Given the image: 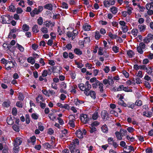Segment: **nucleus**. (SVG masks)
Masks as SVG:
<instances>
[{
    "label": "nucleus",
    "mask_w": 153,
    "mask_h": 153,
    "mask_svg": "<svg viewBox=\"0 0 153 153\" xmlns=\"http://www.w3.org/2000/svg\"><path fill=\"white\" fill-rule=\"evenodd\" d=\"M146 48V45L143 42H141L139 44L138 46L137 47V50L139 53L142 54L143 53V51Z\"/></svg>",
    "instance_id": "1"
},
{
    "label": "nucleus",
    "mask_w": 153,
    "mask_h": 153,
    "mask_svg": "<svg viewBox=\"0 0 153 153\" xmlns=\"http://www.w3.org/2000/svg\"><path fill=\"white\" fill-rule=\"evenodd\" d=\"M14 64L13 62L8 61L5 65L6 69L8 71L11 70L12 68H14Z\"/></svg>",
    "instance_id": "2"
},
{
    "label": "nucleus",
    "mask_w": 153,
    "mask_h": 153,
    "mask_svg": "<svg viewBox=\"0 0 153 153\" xmlns=\"http://www.w3.org/2000/svg\"><path fill=\"white\" fill-rule=\"evenodd\" d=\"M153 39V35L149 33L145 38L143 39L144 42L146 44L148 43Z\"/></svg>",
    "instance_id": "3"
},
{
    "label": "nucleus",
    "mask_w": 153,
    "mask_h": 153,
    "mask_svg": "<svg viewBox=\"0 0 153 153\" xmlns=\"http://www.w3.org/2000/svg\"><path fill=\"white\" fill-rule=\"evenodd\" d=\"M80 119L82 122L84 123H86L89 120V118L87 115L86 114H82L81 115Z\"/></svg>",
    "instance_id": "4"
},
{
    "label": "nucleus",
    "mask_w": 153,
    "mask_h": 153,
    "mask_svg": "<svg viewBox=\"0 0 153 153\" xmlns=\"http://www.w3.org/2000/svg\"><path fill=\"white\" fill-rule=\"evenodd\" d=\"M114 3L115 1L114 0L112 1H111L110 0L109 1L105 0L103 2L104 5L106 7H108L110 5H114Z\"/></svg>",
    "instance_id": "5"
},
{
    "label": "nucleus",
    "mask_w": 153,
    "mask_h": 153,
    "mask_svg": "<svg viewBox=\"0 0 153 153\" xmlns=\"http://www.w3.org/2000/svg\"><path fill=\"white\" fill-rule=\"evenodd\" d=\"M85 86L86 91H85L84 93L85 95H88V91H90V89L91 88V86L89 83L88 81H87L85 83Z\"/></svg>",
    "instance_id": "6"
},
{
    "label": "nucleus",
    "mask_w": 153,
    "mask_h": 153,
    "mask_svg": "<svg viewBox=\"0 0 153 153\" xmlns=\"http://www.w3.org/2000/svg\"><path fill=\"white\" fill-rule=\"evenodd\" d=\"M134 150L133 147L131 146H126L124 149V152L126 153H129Z\"/></svg>",
    "instance_id": "7"
},
{
    "label": "nucleus",
    "mask_w": 153,
    "mask_h": 153,
    "mask_svg": "<svg viewBox=\"0 0 153 153\" xmlns=\"http://www.w3.org/2000/svg\"><path fill=\"white\" fill-rule=\"evenodd\" d=\"M146 72L149 75H151L153 74V68L149 66H148L146 68Z\"/></svg>",
    "instance_id": "8"
},
{
    "label": "nucleus",
    "mask_w": 153,
    "mask_h": 153,
    "mask_svg": "<svg viewBox=\"0 0 153 153\" xmlns=\"http://www.w3.org/2000/svg\"><path fill=\"white\" fill-rule=\"evenodd\" d=\"M69 148L71 153H80L78 149H75V145L69 146Z\"/></svg>",
    "instance_id": "9"
},
{
    "label": "nucleus",
    "mask_w": 153,
    "mask_h": 153,
    "mask_svg": "<svg viewBox=\"0 0 153 153\" xmlns=\"http://www.w3.org/2000/svg\"><path fill=\"white\" fill-rule=\"evenodd\" d=\"M57 106L62 108H64L67 110H69V107L68 105V104H65L64 105H63L60 103H58L57 104Z\"/></svg>",
    "instance_id": "10"
},
{
    "label": "nucleus",
    "mask_w": 153,
    "mask_h": 153,
    "mask_svg": "<svg viewBox=\"0 0 153 153\" xmlns=\"http://www.w3.org/2000/svg\"><path fill=\"white\" fill-rule=\"evenodd\" d=\"M101 116L104 120H106L108 118V114L106 111H103L101 112Z\"/></svg>",
    "instance_id": "11"
},
{
    "label": "nucleus",
    "mask_w": 153,
    "mask_h": 153,
    "mask_svg": "<svg viewBox=\"0 0 153 153\" xmlns=\"http://www.w3.org/2000/svg\"><path fill=\"white\" fill-rule=\"evenodd\" d=\"M88 94L86 96H90L92 98L95 99L96 98V94L95 92L93 91H88Z\"/></svg>",
    "instance_id": "12"
},
{
    "label": "nucleus",
    "mask_w": 153,
    "mask_h": 153,
    "mask_svg": "<svg viewBox=\"0 0 153 153\" xmlns=\"http://www.w3.org/2000/svg\"><path fill=\"white\" fill-rule=\"evenodd\" d=\"M22 141V139L21 138L18 137L16 138L13 143V144L19 146L21 143Z\"/></svg>",
    "instance_id": "13"
},
{
    "label": "nucleus",
    "mask_w": 153,
    "mask_h": 153,
    "mask_svg": "<svg viewBox=\"0 0 153 153\" xmlns=\"http://www.w3.org/2000/svg\"><path fill=\"white\" fill-rule=\"evenodd\" d=\"M76 134L78 138H82L83 137V133L80 129H78L76 132Z\"/></svg>",
    "instance_id": "14"
},
{
    "label": "nucleus",
    "mask_w": 153,
    "mask_h": 153,
    "mask_svg": "<svg viewBox=\"0 0 153 153\" xmlns=\"http://www.w3.org/2000/svg\"><path fill=\"white\" fill-rule=\"evenodd\" d=\"M2 19L1 22L3 24L7 23V21L9 20V18L6 16L3 15L1 17Z\"/></svg>",
    "instance_id": "15"
},
{
    "label": "nucleus",
    "mask_w": 153,
    "mask_h": 153,
    "mask_svg": "<svg viewBox=\"0 0 153 153\" xmlns=\"http://www.w3.org/2000/svg\"><path fill=\"white\" fill-rule=\"evenodd\" d=\"M43 145L44 146V148L46 149L48 148H52L54 147L55 146V145H50L48 143H46L43 144Z\"/></svg>",
    "instance_id": "16"
},
{
    "label": "nucleus",
    "mask_w": 153,
    "mask_h": 153,
    "mask_svg": "<svg viewBox=\"0 0 153 153\" xmlns=\"http://www.w3.org/2000/svg\"><path fill=\"white\" fill-rule=\"evenodd\" d=\"M138 28L140 32H143L146 28V25H140L138 26Z\"/></svg>",
    "instance_id": "17"
},
{
    "label": "nucleus",
    "mask_w": 153,
    "mask_h": 153,
    "mask_svg": "<svg viewBox=\"0 0 153 153\" xmlns=\"http://www.w3.org/2000/svg\"><path fill=\"white\" fill-rule=\"evenodd\" d=\"M45 9L50 10H52L53 9V5L51 4H48L44 6Z\"/></svg>",
    "instance_id": "18"
},
{
    "label": "nucleus",
    "mask_w": 153,
    "mask_h": 153,
    "mask_svg": "<svg viewBox=\"0 0 153 153\" xmlns=\"http://www.w3.org/2000/svg\"><path fill=\"white\" fill-rule=\"evenodd\" d=\"M39 13L36 8H35L30 13L31 16L32 17H34L35 15L38 14Z\"/></svg>",
    "instance_id": "19"
},
{
    "label": "nucleus",
    "mask_w": 153,
    "mask_h": 153,
    "mask_svg": "<svg viewBox=\"0 0 153 153\" xmlns=\"http://www.w3.org/2000/svg\"><path fill=\"white\" fill-rule=\"evenodd\" d=\"M78 87L80 90L82 91H86L85 86L84 84L81 83L78 85Z\"/></svg>",
    "instance_id": "20"
},
{
    "label": "nucleus",
    "mask_w": 153,
    "mask_h": 153,
    "mask_svg": "<svg viewBox=\"0 0 153 153\" xmlns=\"http://www.w3.org/2000/svg\"><path fill=\"white\" fill-rule=\"evenodd\" d=\"M14 147L13 148V151L15 153H17L19 150V146L13 144Z\"/></svg>",
    "instance_id": "21"
},
{
    "label": "nucleus",
    "mask_w": 153,
    "mask_h": 153,
    "mask_svg": "<svg viewBox=\"0 0 153 153\" xmlns=\"http://www.w3.org/2000/svg\"><path fill=\"white\" fill-rule=\"evenodd\" d=\"M91 26L88 25L87 23H85L83 26V29L85 31H88L90 30Z\"/></svg>",
    "instance_id": "22"
},
{
    "label": "nucleus",
    "mask_w": 153,
    "mask_h": 153,
    "mask_svg": "<svg viewBox=\"0 0 153 153\" xmlns=\"http://www.w3.org/2000/svg\"><path fill=\"white\" fill-rule=\"evenodd\" d=\"M127 53L128 57L130 58L132 57L134 55V52L131 50L128 51Z\"/></svg>",
    "instance_id": "23"
},
{
    "label": "nucleus",
    "mask_w": 153,
    "mask_h": 153,
    "mask_svg": "<svg viewBox=\"0 0 153 153\" xmlns=\"http://www.w3.org/2000/svg\"><path fill=\"white\" fill-rule=\"evenodd\" d=\"M101 129L102 131L104 133H106L108 131V128L106 124H105L101 127Z\"/></svg>",
    "instance_id": "24"
},
{
    "label": "nucleus",
    "mask_w": 153,
    "mask_h": 153,
    "mask_svg": "<svg viewBox=\"0 0 153 153\" xmlns=\"http://www.w3.org/2000/svg\"><path fill=\"white\" fill-rule=\"evenodd\" d=\"M32 30L34 33H37L39 31L38 26L36 25H34L33 28Z\"/></svg>",
    "instance_id": "25"
},
{
    "label": "nucleus",
    "mask_w": 153,
    "mask_h": 153,
    "mask_svg": "<svg viewBox=\"0 0 153 153\" xmlns=\"http://www.w3.org/2000/svg\"><path fill=\"white\" fill-rule=\"evenodd\" d=\"M99 88L100 89V91L101 93H102L104 92L103 89V85L102 83L100 82L98 85Z\"/></svg>",
    "instance_id": "26"
},
{
    "label": "nucleus",
    "mask_w": 153,
    "mask_h": 153,
    "mask_svg": "<svg viewBox=\"0 0 153 153\" xmlns=\"http://www.w3.org/2000/svg\"><path fill=\"white\" fill-rule=\"evenodd\" d=\"M138 33V30L136 29H133L131 30V34L134 37L137 35Z\"/></svg>",
    "instance_id": "27"
},
{
    "label": "nucleus",
    "mask_w": 153,
    "mask_h": 153,
    "mask_svg": "<svg viewBox=\"0 0 153 153\" xmlns=\"http://www.w3.org/2000/svg\"><path fill=\"white\" fill-rule=\"evenodd\" d=\"M117 7L114 6H113L110 8V11L113 13L115 14L117 12Z\"/></svg>",
    "instance_id": "28"
},
{
    "label": "nucleus",
    "mask_w": 153,
    "mask_h": 153,
    "mask_svg": "<svg viewBox=\"0 0 153 153\" xmlns=\"http://www.w3.org/2000/svg\"><path fill=\"white\" fill-rule=\"evenodd\" d=\"M127 131L126 130L121 129L120 131V134L123 137L126 135Z\"/></svg>",
    "instance_id": "29"
},
{
    "label": "nucleus",
    "mask_w": 153,
    "mask_h": 153,
    "mask_svg": "<svg viewBox=\"0 0 153 153\" xmlns=\"http://www.w3.org/2000/svg\"><path fill=\"white\" fill-rule=\"evenodd\" d=\"M100 83V82L98 80H97L96 81L93 83L92 85L93 88H96Z\"/></svg>",
    "instance_id": "30"
},
{
    "label": "nucleus",
    "mask_w": 153,
    "mask_h": 153,
    "mask_svg": "<svg viewBox=\"0 0 153 153\" xmlns=\"http://www.w3.org/2000/svg\"><path fill=\"white\" fill-rule=\"evenodd\" d=\"M7 122L9 125H11L13 123V121L11 117H8L7 119Z\"/></svg>",
    "instance_id": "31"
},
{
    "label": "nucleus",
    "mask_w": 153,
    "mask_h": 153,
    "mask_svg": "<svg viewBox=\"0 0 153 153\" xmlns=\"http://www.w3.org/2000/svg\"><path fill=\"white\" fill-rule=\"evenodd\" d=\"M16 29H12L10 32L8 37L9 38H12V36L13 33H15L16 32Z\"/></svg>",
    "instance_id": "32"
},
{
    "label": "nucleus",
    "mask_w": 153,
    "mask_h": 153,
    "mask_svg": "<svg viewBox=\"0 0 153 153\" xmlns=\"http://www.w3.org/2000/svg\"><path fill=\"white\" fill-rule=\"evenodd\" d=\"M108 36L111 39H114L118 37L116 35L113 34L111 32H109L108 34Z\"/></svg>",
    "instance_id": "33"
},
{
    "label": "nucleus",
    "mask_w": 153,
    "mask_h": 153,
    "mask_svg": "<svg viewBox=\"0 0 153 153\" xmlns=\"http://www.w3.org/2000/svg\"><path fill=\"white\" fill-rule=\"evenodd\" d=\"M91 127L90 130H89L91 133H95V132L97 130V128L95 126H91Z\"/></svg>",
    "instance_id": "34"
},
{
    "label": "nucleus",
    "mask_w": 153,
    "mask_h": 153,
    "mask_svg": "<svg viewBox=\"0 0 153 153\" xmlns=\"http://www.w3.org/2000/svg\"><path fill=\"white\" fill-rule=\"evenodd\" d=\"M28 62L31 64H33L35 62L34 59L32 57H29L27 59Z\"/></svg>",
    "instance_id": "35"
},
{
    "label": "nucleus",
    "mask_w": 153,
    "mask_h": 153,
    "mask_svg": "<svg viewBox=\"0 0 153 153\" xmlns=\"http://www.w3.org/2000/svg\"><path fill=\"white\" fill-rule=\"evenodd\" d=\"M9 10L10 11L14 12L16 10V8L15 6L13 5H11L9 6Z\"/></svg>",
    "instance_id": "36"
},
{
    "label": "nucleus",
    "mask_w": 153,
    "mask_h": 153,
    "mask_svg": "<svg viewBox=\"0 0 153 153\" xmlns=\"http://www.w3.org/2000/svg\"><path fill=\"white\" fill-rule=\"evenodd\" d=\"M115 134L117 137L118 140H121L122 139V137L123 136L121 135V134H120L119 132L117 131L116 132H115Z\"/></svg>",
    "instance_id": "37"
},
{
    "label": "nucleus",
    "mask_w": 153,
    "mask_h": 153,
    "mask_svg": "<svg viewBox=\"0 0 153 153\" xmlns=\"http://www.w3.org/2000/svg\"><path fill=\"white\" fill-rule=\"evenodd\" d=\"M22 28L23 30L25 31H28L29 29V26L26 24L23 25Z\"/></svg>",
    "instance_id": "38"
},
{
    "label": "nucleus",
    "mask_w": 153,
    "mask_h": 153,
    "mask_svg": "<svg viewBox=\"0 0 153 153\" xmlns=\"http://www.w3.org/2000/svg\"><path fill=\"white\" fill-rule=\"evenodd\" d=\"M74 52L77 54L81 55L82 54V52L81 50L78 48H76L74 50Z\"/></svg>",
    "instance_id": "39"
},
{
    "label": "nucleus",
    "mask_w": 153,
    "mask_h": 153,
    "mask_svg": "<svg viewBox=\"0 0 153 153\" xmlns=\"http://www.w3.org/2000/svg\"><path fill=\"white\" fill-rule=\"evenodd\" d=\"M37 23L39 25H41L43 23V19L41 17H40L37 19Z\"/></svg>",
    "instance_id": "40"
},
{
    "label": "nucleus",
    "mask_w": 153,
    "mask_h": 153,
    "mask_svg": "<svg viewBox=\"0 0 153 153\" xmlns=\"http://www.w3.org/2000/svg\"><path fill=\"white\" fill-rule=\"evenodd\" d=\"M72 32V36L71 39L72 40H73L74 38V37L76 36L78 34V32L76 30H74Z\"/></svg>",
    "instance_id": "41"
},
{
    "label": "nucleus",
    "mask_w": 153,
    "mask_h": 153,
    "mask_svg": "<svg viewBox=\"0 0 153 153\" xmlns=\"http://www.w3.org/2000/svg\"><path fill=\"white\" fill-rule=\"evenodd\" d=\"M16 47L18 48L19 50L21 52L24 51V48L21 45H19V44L17 43L16 44Z\"/></svg>",
    "instance_id": "42"
},
{
    "label": "nucleus",
    "mask_w": 153,
    "mask_h": 153,
    "mask_svg": "<svg viewBox=\"0 0 153 153\" xmlns=\"http://www.w3.org/2000/svg\"><path fill=\"white\" fill-rule=\"evenodd\" d=\"M108 84L110 85H112L114 84V79L112 77H108Z\"/></svg>",
    "instance_id": "43"
},
{
    "label": "nucleus",
    "mask_w": 153,
    "mask_h": 153,
    "mask_svg": "<svg viewBox=\"0 0 153 153\" xmlns=\"http://www.w3.org/2000/svg\"><path fill=\"white\" fill-rule=\"evenodd\" d=\"M67 134V130L66 129H64L62 131V134L61 137H63L66 136Z\"/></svg>",
    "instance_id": "44"
},
{
    "label": "nucleus",
    "mask_w": 153,
    "mask_h": 153,
    "mask_svg": "<svg viewBox=\"0 0 153 153\" xmlns=\"http://www.w3.org/2000/svg\"><path fill=\"white\" fill-rule=\"evenodd\" d=\"M68 124L72 128H74L75 127V125H74V120H70Z\"/></svg>",
    "instance_id": "45"
},
{
    "label": "nucleus",
    "mask_w": 153,
    "mask_h": 153,
    "mask_svg": "<svg viewBox=\"0 0 153 153\" xmlns=\"http://www.w3.org/2000/svg\"><path fill=\"white\" fill-rule=\"evenodd\" d=\"M135 104L137 106H140L142 105V102L141 100H138L136 102Z\"/></svg>",
    "instance_id": "46"
},
{
    "label": "nucleus",
    "mask_w": 153,
    "mask_h": 153,
    "mask_svg": "<svg viewBox=\"0 0 153 153\" xmlns=\"http://www.w3.org/2000/svg\"><path fill=\"white\" fill-rule=\"evenodd\" d=\"M122 28L123 32L124 33H126L128 30V27L126 25L122 27Z\"/></svg>",
    "instance_id": "47"
},
{
    "label": "nucleus",
    "mask_w": 153,
    "mask_h": 153,
    "mask_svg": "<svg viewBox=\"0 0 153 153\" xmlns=\"http://www.w3.org/2000/svg\"><path fill=\"white\" fill-rule=\"evenodd\" d=\"M61 7L63 8L67 9L68 6L67 3L65 2H62V3Z\"/></svg>",
    "instance_id": "48"
},
{
    "label": "nucleus",
    "mask_w": 153,
    "mask_h": 153,
    "mask_svg": "<svg viewBox=\"0 0 153 153\" xmlns=\"http://www.w3.org/2000/svg\"><path fill=\"white\" fill-rule=\"evenodd\" d=\"M41 31L44 33H48L47 29L45 27H42L41 29Z\"/></svg>",
    "instance_id": "49"
},
{
    "label": "nucleus",
    "mask_w": 153,
    "mask_h": 153,
    "mask_svg": "<svg viewBox=\"0 0 153 153\" xmlns=\"http://www.w3.org/2000/svg\"><path fill=\"white\" fill-rule=\"evenodd\" d=\"M98 116V113L96 111L93 115L92 118L93 119L95 120L97 118Z\"/></svg>",
    "instance_id": "50"
},
{
    "label": "nucleus",
    "mask_w": 153,
    "mask_h": 153,
    "mask_svg": "<svg viewBox=\"0 0 153 153\" xmlns=\"http://www.w3.org/2000/svg\"><path fill=\"white\" fill-rule=\"evenodd\" d=\"M13 129L16 131H19V128L18 127V126L16 125H14L13 126Z\"/></svg>",
    "instance_id": "51"
},
{
    "label": "nucleus",
    "mask_w": 153,
    "mask_h": 153,
    "mask_svg": "<svg viewBox=\"0 0 153 153\" xmlns=\"http://www.w3.org/2000/svg\"><path fill=\"white\" fill-rule=\"evenodd\" d=\"M144 79L145 80H146L147 81H152V80L151 79V77L147 75H146L144 77Z\"/></svg>",
    "instance_id": "52"
},
{
    "label": "nucleus",
    "mask_w": 153,
    "mask_h": 153,
    "mask_svg": "<svg viewBox=\"0 0 153 153\" xmlns=\"http://www.w3.org/2000/svg\"><path fill=\"white\" fill-rule=\"evenodd\" d=\"M113 50L115 53H117L119 52V48L116 46H114L113 47Z\"/></svg>",
    "instance_id": "53"
},
{
    "label": "nucleus",
    "mask_w": 153,
    "mask_h": 153,
    "mask_svg": "<svg viewBox=\"0 0 153 153\" xmlns=\"http://www.w3.org/2000/svg\"><path fill=\"white\" fill-rule=\"evenodd\" d=\"M19 100H23L24 99V97L21 93H19L18 97Z\"/></svg>",
    "instance_id": "54"
},
{
    "label": "nucleus",
    "mask_w": 153,
    "mask_h": 153,
    "mask_svg": "<svg viewBox=\"0 0 153 153\" xmlns=\"http://www.w3.org/2000/svg\"><path fill=\"white\" fill-rule=\"evenodd\" d=\"M10 103L9 102H4L3 103V105L5 107H8L10 105Z\"/></svg>",
    "instance_id": "55"
},
{
    "label": "nucleus",
    "mask_w": 153,
    "mask_h": 153,
    "mask_svg": "<svg viewBox=\"0 0 153 153\" xmlns=\"http://www.w3.org/2000/svg\"><path fill=\"white\" fill-rule=\"evenodd\" d=\"M144 84L146 87L149 89L151 88V85L150 83L147 81H145L144 82Z\"/></svg>",
    "instance_id": "56"
},
{
    "label": "nucleus",
    "mask_w": 153,
    "mask_h": 153,
    "mask_svg": "<svg viewBox=\"0 0 153 153\" xmlns=\"http://www.w3.org/2000/svg\"><path fill=\"white\" fill-rule=\"evenodd\" d=\"M48 116L49 118L51 120H53L56 119V117L53 114H49Z\"/></svg>",
    "instance_id": "57"
},
{
    "label": "nucleus",
    "mask_w": 153,
    "mask_h": 153,
    "mask_svg": "<svg viewBox=\"0 0 153 153\" xmlns=\"http://www.w3.org/2000/svg\"><path fill=\"white\" fill-rule=\"evenodd\" d=\"M95 38L97 40L99 39L100 37V35L99 32H96L95 33Z\"/></svg>",
    "instance_id": "58"
},
{
    "label": "nucleus",
    "mask_w": 153,
    "mask_h": 153,
    "mask_svg": "<svg viewBox=\"0 0 153 153\" xmlns=\"http://www.w3.org/2000/svg\"><path fill=\"white\" fill-rule=\"evenodd\" d=\"M135 80L136 81V83L137 84H140L141 83V81L140 79L138 77H136L134 78Z\"/></svg>",
    "instance_id": "59"
},
{
    "label": "nucleus",
    "mask_w": 153,
    "mask_h": 153,
    "mask_svg": "<svg viewBox=\"0 0 153 153\" xmlns=\"http://www.w3.org/2000/svg\"><path fill=\"white\" fill-rule=\"evenodd\" d=\"M137 76L140 78H142L143 76L142 71H139L138 72V73L137 74Z\"/></svg>",
    "instance_id": "60"
},
{
    "label": "nucleus",
    "mask_w": 153,
    "mask_h": 153,
    "mask_svg": "<svg viewBox=\"0 0 153 153\" xmlns=\"http://www.w3.org/2000/svg\"><path fill=\"white\" fill-rule=\"evenodd\" d=\"M61 88L65 89L66 88V84L64 82H62L60 85Z\"/></svg>",
    "instance_id": "61"
},
{
    "label": "nucleus",
    "mask_w": 153,
    "mask_h": 153,
    "mask_svg": "<svg viewBox=\"0 0 153 153\" xmlns=\"http://www.w3.org/2000/svg\"><path fill=\"white\" fill-rule=\"evenodd\" d=\"M16 105L20 108L22 107V102H17L16 103Z\"/></svg>",
    "instance_id": "62"
},
{
    "label": "nucleus",
    "mask_w": 153,
    "mask_h": 153,
    "mask_svg": "<svg viewBox=\"0 0 153 153\" xmlns=\"http://www.w3.org/2000/svg\"><path fill=\"white\" fill-rule=\"evenodd\" d=\"M123 74L126 78H128L129 76V74L125 71H123Z\"/></svg>",
    "instance_id": "63"
},
{
    "label": "nucleus",
    "mask_w": 153,
    "mask_h": 153,
    "mask_svg": "<svg viewBox=\"0 0 153 153\" xmlns=\"http://www.w3.org/2000/svg\"><path fill=\"white\" fill-rule=\"evenodd\" d=\"M31 117L33 119L35 120L37 119L38 117V115L35 113L32 114Z\"/></svg>",
    "instance_id": "64"
}]
</instances>
